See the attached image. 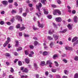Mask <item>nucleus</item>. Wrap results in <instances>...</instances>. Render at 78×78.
Masks as SVG:
<instances>
[{"label": "nucleus", "mask_w": 78, "mask_h": 78, "mask_svg": "<svg viewBox=\"0 0 78 78\" xmlns=\"http://www.w3.org/2000/svg\"><path fill=\"white\" fill-rule=\"evenodd\" d=\"M18 64L19 66H21L22 65V62L20 61H19L18 62Z\"/></svg>", "instance_id": "7c9ffc66"}, {"label": "nucleus", "mask_w": 78, "mask_h": 78, "mask_svg": "<svg viewBox=\"0 0 78 78\" xmlns=\"http://www.w3.org/2000/svg\"><path fill=\"white\" fill-rule=\"evenodd\" d=\"M58 4H61V1L60 0H58L57 1Z\"/></svg>", "instance_id": "8fccbe9b"}, {"label": "nucleus", "mask_w": 78, "mask_h": 78, "mask_svg": "<svg viewBox=\"0 0 78 78\" xmlns=\"http://www.w3.org/2000/svg\"><path fill=\"white\" fill-rule=\"evenodd\" d=\"M64 72L66 75H67L68 74V73H69V71L66 70H64Z\"/></svg>", "instance_id": "e433bc0d"}, {"label": "nucleus", "mask_w": 78, "mask_h": 78, "mask_svg": "<svg viewBox=\"0 0 78 78\" xmlns=\"http://www.w3.org/2000/svg\"><path fill=\"white\" fill-rule=\"evenodd\" d=\"M16 43H15V47H18V46L19 45V41H15Z\"/></svg>", "instance_id": "a211bd4d"}, {"label": "nucleus", "mask_w": 78, "mask_h": 78, "mask_svg": "<svg viewBox=\"0 0 78 78\" xmlns=\"http://www.w3.org/2000/svg\"><path fill=\"white\" fill-rule=\"evenodd\" d=\"M10 72L11 73H13L14 72V69L12 67L10 68Z\"/></svg>", "instance_id": "37998d69"}, {"label": "nucleus", "mask_w": 78, "mask_h": 78, "mask_svg": "<svg viewBox=\"0 0 78 78\" xmlns=\"http://www.w3.org/2000/svg\"><path fill=\"white\" fill-rule=\"evenodd\" d=\"M53 25L54 26V27H55V28H57V25H56V24H55V23H53Z\"/></svg>", "instance_id": "5fc2aeb1"}, {"label": "nucleus", "mask_w": 78, "mask_h": 78, "mask_svg": "<svg viewBox=\"0 0 78 78\" xmlns=\"http://www.w3.org/2000/svg\"><path fill=\"white\" fill-rule=\"evenodd\" d=\"M28 77V76L27 75H26V76H24V75H21V78H27Z\"/></svg>", "instance_id": "b1692460"}, {"label": "nucleus", "mask_w": 78, "mask_h": 78, "mask_svg": "<svg viewBox=\"0 0 78 78\" xmlns=\"http://www.w3.org/2000/svg\"><path fill=\"white\" fill-rule=\"evenodd\" d=\"M47 17L49 19H51L52 18V16L51 15H49Z\"/></svg>", "instance_id": "4c0bfd02"}, {"label": "nucleus", "mask_w": 78, "mask_h": 78, "mask_svg": "<svg viewBox=\"0 0 78 78\" xmlns=\"http://www.w3.org/2000/svg\"><path fill=\"white\" fill-rule=\"evenodd\" d=\"M25 62L27 63V64H29L30 62V59L27 58H26L25 60Z\"/></svg>", "instance_id": "9d476101"}, {"label": "nucleus", "mask_w": 78, "mask_h": 78, "mask_svg": "<svg viewBox=\"0 0 78 78\" xmlns=\"http://www.w3.org/2000/svg\"><path fill=\"white\" fill-rule=\"evenodd\" d=\"M54 32V31L53 30L51 29L49 31L48 33L49 34H53V33Z\"/></svg>", "instance_id": "2eb2a0df"}, {"label": "nucleus", "mask_w": 78, "mask_h": 78, "mask_svg": "<svg viewBox=\"0 0 78 78\" xmlns=\"http://www.w3.org/2000/svg\"><path fill=\"white\" fill-rule=\"evenodd\" d=\"M14 28V27L13 26H10L9 27V30H12V29H13Z\"/></svg>", "instance_id": "680f3d73"}, {"label": "nucleus", "mask_w": 78, "mask_h": 78, "mask_svg": "<svg viewBox=\"0 0 78 78\" xmlns=\"http://www.w3.org/2000/svg\"><path fill=\"white\" fill-rule=\"evenodd\" d=\"M19 61L18 59H16L15 61H14V63H16L17 61Z\"/></svg>", "instance_id": "052dcab7"}, {"label": "nucleus", "mask_w": 78, "mask_h": 78, "mask_svg": "<svg viewBox=\"0 0 78 78\" xmlns=\"http://www.w3.org/2000/svg\"><path fill=\"white\" fill-rule=\"evenodd\" d=\"M5 23V22L3 21H1L0 22V24L1 25H3Z\"/></svg>", "instance_id": "864d4df0"}, {"label": "nucleus", "mask_w": 78, "mask_h": 78, "mask_svg": "<svg viewBox=\"0 0 78 78\" xmlns=\"http://www.w3.org/2000/svg\"><path fill=\"white\" fill-rule=\"evenodd\" d=\"M48 39H49V40H50V41H52V40L53 39L52 37H51L50 36H48Z\"/></svg>", "instance_id": "cd10ccee"}, {"label": "nucleus", "mask_w": 78, "mask_h": 78, "mask_svg": "<svg viewBox=\"0 0 78 78\" xmlns=\"http://www.w3.org/2000/svg\"><path fill=\"white\" fill-rule=\"evenodd\" d=\"M34 66L35 69H37L38 67H37V65L36 63H34Z\"/></svg>", "instance_id": "473e14b6"}, {"label": "nucleus", "mask_w": 78, "mask_h": 78, "mask_svg": "<svg viewBox=\"0 0 78 78\" xmlns=\"http://www.w3.org/2000/svg\"><path fill=\"white\" fill-rule=\"evenodd\" d=\"M7 44V43H6V42L3 45V47H6V45H7V44Z\"/></svg>", "instance_id": "13d9d810"}, {"label": "nucleus", "mask_w": 78, "mask_h": 78, "mask_svg": "<svg viewBox=\"0 0 78 78\" xmlns=\"http://www.w3.org/2000/svg\"><path fill=\"white\" fill-rule=\"evenodd\" d=\"M45 62L44 61L41 62V63L40 65L42 66H45Z\"/></svg>", "instance_id": "6ab92c4d"}, {"label": "nucleus", "mask_w": 78, "mask_h": 78, "mask_svg": "<svg viewBox=\"0 0 78 78\" xmlns=\"http://www.w3.org/2000/svg\"><path fill=\"white\" fill-rule=\"evenodd\" d=\"M51 6L53 8H56V5H52Z\"/></svg>", "instance_id": "338daca9"}, {"label": "nucleus", "mask_w": 78, "mask_h": 78, "mask_svg": "<svg viewBox=\"0 0 78 78\" xmlns=\"http://www.w3.org/2000/svg\"><path fill=\"white\" fill-rule=\"evenodd\" d=\"M2 2L3 4L4 5H7L8 4V2H7V1H4Z\"/></svg>", "instance_id": "9b49d317"}, {"label": "nucleus", "mask_w": 78, "mask_h": 78, "mask_svg": "<svg viewBox=\"0 0 78 78\" xmlns=\"http://www.w3.org/2000/svg\"><path fill=\"white\" fill-rule=\"evenodd\" d=\"M15 19H17L19 22H22V19L21 16H15Z\"/></svg>", "instance_id": "7ed1b4c3"}, {"label": "nucleus", "mask_w": 78, "mask_h": 78, "mask_svg": "<svg viewBox=\"0 0 78 78\" xmlns=\"http://www.w3.org/2000/svg\"><path fill=\"white\" fill-rule=\"evenodd\" d=\"M24 29H25V27H22L20 28V31H22V30H23Z\"/></svg>", "instance_id": "c85d7f7f"}, {"label": "nucleus", "mask_w": 78, "mask_h": 78, "mask_svg": "<svg viewBox=\"0 0 78 78\" xmlns=\"http://www.w3.org/2000/svg\"><path fill=\"white\" fill-rule=\"evenodd\" d=\"M74 78H78V73H76L75 74Z\"/></svg>", "instance_id": "2f4dec72"}, {"label": "nucleus", "mask_w": 78, "mask_h": 78, "mask_svg": "<svg viewBox=\"0 0 78 78\" xmlns=\"http://www.w3.org/2000/svg\"><path fill=\"white\" fill-rule=\"evenodd\" d=\"M22 48L21 47H20L19 48H17V51H20V50H22Z\"/></svg>", "instance_id": "c03bdc74"}, {"label": "nucleus", "mask_w": 78, "mask_h": 78, "mask_svg": "<svg viewBox=\"0 0 78 78\" xmlns=\"http://www.w3.org/2000/svg\"><path fill=\"white\" fill-rule=\"evenodd\" d=\"M43 55L44 56H46V55H48V52H47V51L43 52Z\"/></svg>", "instance_id": "aec40b11"}, {"label": "nucleus", "mask_w": 78, "mask_h": 78, "mask_svg": "<svg viewBox=\"0 0 78 78\" xmlns=\"http://www.w3.org/2000/svg\"><path fill=\"white\" fill-rule=\"evenodd\" d=\"M72 25L70 24H68V27L69 28V30H70L72 29Z\"/></svg>", "instance_id": "f8f14e48"}, {"label": "nucleus", "mask_w": 78, "mask_h": 78, "mask_svg": "<svg viewBox=\"0 0 78 78\" xmlns=\"http://www.w3.org/2000/svg\"><path fill=\"white\" fill-rule=\"evenodd\" d=\"M62 61L65 63H67V61L65 59H64Z\"/></svg>", "instance_id": "3c124183"}, {"label": "nucleus", "mask_w": 78, "mask_h": 78, "mask_svg": "<svg viewBox=\"0 0 78 78\" xmlns=\"http://www.w3.org/2000/svg\"><path fill=\"white\" fill-rule=\"evenodd\" d=\"M57 13L58 14V15H61V11L58 9H55L53 11V14L54 15H57Z\"/></svg>", "instance_id": "f257e3e1"}, {"label": "nucleus", "mask_w": 78, "mask_h": 78, "mask_svg": "<svg viewBox=\"0 0 78 78\" xmlns=\"http://www.w3.org/2000/svg\"><path fill=\"white\" fill-rule=\"evenodd\" d=\"M7 41H6V44H8L9 42H10V38L8 37L7 38Z\"/></svg>", "instance_id": "4be33fe9"}, {"label": "nucleus", "mask_w": 78, "mask_h": 78, "mask_svg": "<svg viewBox=\"0 0 78 78\" xmlns=\"http://www.w3.org/2000/svg\"><path fill=\"white\" fill-rule=\"evenodd\" d=\"M26 55H28L29 54V51L26 50L24 51Z\"/></svg>", "instance_id": "5701e85b"}, {"label": "nucleus", "mask_w": 78, "mask_h": 78, "mask_svg": "<svg viewBox=\"0 0 78 78\" xmlns=\"http://www.w3.org/2000/svg\"><path fill=\"white\" fill-rule=\"evenodd\" d=\"M53 37H54L55 41H56L57 39H58V36L54 34L53 35Z\"/></svg>", "instance_id": "0eeeda50"}, {"label": "nucleus", "mask_w": 78, "mask_h": 78, "mask_svg": "<svg viewBox=\"0 0 78 78\" xmlns=\"http://www.w3.org/2000/svg\"><path fill=\"white\" fill-rule=\"evenodd\" d=\"M58 55H55L53 56V58L54 59H55L56 58H58Z\"/></svg>", "instance_id": "393cba45"}, {"label": "nucleus", "mask_w": 78, "mask_h": 78, "mask_svg": "<svg viewBox=\"0 0 78 78\" xmlns=\"http://www.w3.org/2000/svg\"><path fill=\"white\" fill-rule=\"evenodd\" d=\"M5 56H7V57H9L10 56V54L9 53H6L5 54Z\"/></svg>", "instance_id": "bb28decb"}, {"label": "nucleus", "mask_w": 78, "mask_h": 78, "mask_svg": "<svg viewBox=\"0 0 78 78\" xmlns=\"http://www.w3.org/2000/svg\"><path fill=\"white\" fill-rule=\"evenodd\" d=\"M36 14L38 16V17H39V16H41V13L39 12L38 13H36Z\"/></svg>", "instance_id": "ea45409f"}, {"label": "nucleus", "mask_w": 78, "mask_h": 78, "mask_svg": "<svg viewBox=\"0 0 78 78\" xmlns=\"http://www.w3.org/2000/svg\"><path fill=\"white\" fill-rule=\"evenodd\" d=\"M23 72H25L26 73H28V70L27 68H25V69L23 70Z\"/></svg>", "instance_id": "dca6fc26"}, {"label": "nucleus", "mask_w": 78, "mask_h": 78, "mask_svg": "<svg viewBox=\"0 0 78 78\" xmlns=\"http://www.w3.org/2000/svg\"><path fill=\"white\" fill-rule=\"evenodd\" d=\"M20 27V25L19 24H18L16 26V28H19Z\"/></svg>", "instance_id": "49530a36"}, {"label": "nucleus", "mask_w": 78, "mask_h": 78, "mask_svg": "<svg viewBox=\"0 0 78 78\" xmlns=\"http://www.w3.org/2000/svg\"><path fill=\"white\" fill-rule=\"evenodd\" d=\"M57 70L56 69H51V71L52 72L55 73L56 72Z\"/></svg>", "instance_id": "f704fd0d"}, {"label": "nucleus", "mask_w": 78, "mask_h": 78, "mask_svg": "<svg viewBox=\"0 0 78 78\" xmlns=\"http://www.w3.org/2000/svg\"><path fill=\"white\" fill-rule=\"evenodd\" d=\"M9 78H14V77H13V76L11 75H10L9 76Z\"/></svg>", "instance_id": "774afa93"}, {"label": "nucleus", "mask_w": 78, "mask_h": 78, "mask_svg": "<svg viewBox=\"0 0 78 78\" xmlns=\"http://www.w3.org/2000/svg\"><path fill=\"white\" fill-rule=\"evenodd\" d=\"M27 14V13H24L23 14V16L24 17H26Z\"/></svg>", "instance_id": "bf43d9fd"}, {"label": "nucleus", "mask_w": 78, "mask_h": 78, "mask_svg": "<svg viewBox=\"0 0 78 78\" xmlns=\"http://www.w3.org/2000/svg\"><path fill=\"white\" fill-rule=\"evenodd\" d=\"M16 10H12V14H16Z\"/></svg>", "instance_id": "58836bf2"}, {"label": "nucleus", "mask_w": 78, "mask_h": 78, "mask_svg": "<svg viewBox=\"0 0 78 78\" xmlns=\"http://www.w3.org/2000/svg\"><path fill=\"white\" fill-rule=\"evenodd\" d=\"M55 20L56 21L59 22H61L62 20L61 19V18L60 17H57L55 19Z\"/></svg>", "instance_id": "39448f33"}, {"label": "nucleus", "mask_w": 78, "mask_h": 78, "mask_svg": "<svg viewBox=\"0 0 78 78\" xmlns=\"http://www.w3.org/2000/svg\"><path fill=\"white\" fill-rule=\"evenodd\" d=\"M10 21L12 23H13V22H14V17H13V18Z\"/></svg>", "instance_id": "09e8293b"}, {"label": "nucleus", "mask_w": 78, "mask_h": 78, "mask_svg": "<svg viewBox=\"0 0 78 78\" xmlns=\"http://www.w3.org/2000/svg\"><path fill=\"white\" fill-rule=\"evenodd\" d=\"M36 6L37 8V9H38V12H40L41 10H40V8L42 7V4L40 3L38 4L37 5H36Z\"/></svg>", "instance_id": "f03ea898"}, {"label": "nucleus", "mask_w": 78, "mask_h": 78, "mask_svg": "<svg viewBox=\"0 0 78 78\" xmlns=\"http://www.w3.org/2000/svg\"><path fill=\"white\" fill-rule=\"evenodd\" d=\"M37 44H38L37 41H35L34 42V45L35 46H36V45H37Z\"/></svg>", "instance_id": "79ce46f5"}, {"label": "nucleus", "mask_w": 78, "mask_h": 78, "mask_svg": "<svg viewBox=\"0 0 78 78\" xmlns=\"http://www.w3.org/2000/svg\"><path fill=\"white\" fill-rule=\"evenodd\" d=\"M38 26L39 27V28H43L44 27V25L43 24H41L39 21H38Z\"/></svg>", "instance_id": "20e7f679"}, {"label": "nucleus", "mask_w": 78, "mask_h": 78, "mask_svg": "<svg viewBox=\"0 0 78 78\" xmlns=\"http://www.w3.org/2000/svg\"><path fill=\"white\" fill-rule=\"evenodd\" d=\"M73 20H74V22H75V23H76V22H78V18L77 17V16H75L74 17Z\"/></svg>", "instance_id": "423d86ee"}, {"label": "nucleus", "mask_w": 78, "mask_h": 78, "mask_svg": "<svg viewBox=\"0 0 78 78\" xmlns=\"http://www.w3.org/2000/svg\"><path fill=\"white\" fill-rule=\"evenodd\" d=\"M43 45L44 48H48V47H47V46L46 45V44L44 43L43 44Z\"/></svg>", "instance_id": "c9c22d12"}, {"label": "nucleus", "mask_w": 78, "mask_h": 78, "mask_svg": "<svg viewBox=\"0 0 78 78\" xmlns=\"http://www.w3.org/2000/svg\"><path fill=\"white\" fill-rule=\"evenodd\" d=\"M78 39V38L76 37H74L73 39L72 40V42H74L75 41H76Z\"/></svg>", "instance_id": "4468645a"}, {"label": "nucleus", "mask_w": 78, "mask_h": 78, "mask_svg": "<svg viewBox=\"0 0 78 78\" xmlns=\"http://www.w3.org/2000/svg\"><path fill=\"white\" fill-rule=\"evenodd\" d=\"M8 2L10 3H12L13 2V0H9Z\"/></svg>", "instance_id": "e2e57ef3"}, {"label": "nucleus", "mask_w": 78, "mask_h": 78, "mask_svg": "<svg viewBox=\"0 0 78 78\" xmlns=\"http://www.w3.org/2000/svg\"><path fill=\"white\" fill-rule=\"evenodd\" d=\"M74 60L75 61H78V57L77 56H76L74 58Z\"/></svg>", "instance_id": "de8ad7c7"}, {"label": "nucleus", "mask_w": 78, "mask_h": 78, "mask_svg": "<svg viewBox=\"0 0 78 78\" xmlns=\"http://www.w3.org/2000/svg\"><path fill=\"white\" fill-rule=\"evenodd\" d=\"M35 77L36 78H39V74H36Z\"/></svg>", "instance_id": "0e129e2a"}, {"label": "nucleus", "mask_w": 78, "mask_h": 78, "mask_svg": "<svg viewBox=\"0 0 78 78\" xmlns=\"http://www.w3.org/2000/svg\"><path fill=\"white\" fill-rule=\"evenodd\" d=\"M46 64H52V63L51 62V61L50 60H48L47 61Z\"/></svg>", "instance_id": "412c9836"}, {"label": "nucleus", "mask_w": 78, "mask_h": 78, "mask_svg": "<svg viewBox=\"0 0 78 78\" xmlns=\"http://www.w3.org/2000/svg\"><path fill=\"white\" fill-rule=\"evenodd\" d=\"M66 50H72V48L69 47H65Z\"/></svg>", "instance_id": "6e6552de"}, {"label": "nucleus", "mask_w": 78, "mask_h": 78, "mask_svg": "<svg viewBox=\"0 0 78 78\" xmlns=\"http://www.w3.org/2000/svg\"><path fill=\"white\" fill-rule=\"evenodd\" d=\"M54 63L55 64V66H56V67H58V66H59V64L58 63V62L55 61L54 62Z\"/></svg>", "instance_id": "c756f323"}, {"label": "nucleus", "mask_w": 78, "mask_h": 78, "mask_svg": "<svg viewBox=\"0 0 78 78\" xmlns=\"http://www.w3.org/2000/svg\"><path fill=\"white\" fill-rule=\"evenodd\" d=\"M33 29L34 30H38L37 28H36L34 26L33 27Z\"/></svg>", "instance_id": "603ef678"}, {"label": "nucleus", "mask_w": 78, "mask_h": 78, "mask_svg": "<svg viewBox=\"0 0 78 78\" xmlns=\"http://www.w3.org/2000/svg\"><path fill=\"white\" fill-rule=\"evenodd\" d=\"M41 2L43 5H45L47 3V1L46 0H41Z\"/></svg>", "instance_id": "1a4fd4ad"}, {"label": "nucleus", "mask_w": 78, "mask_h": 78, "mask_svg": "<svg viewBox=\"0 0 78 78\" xmlns=\"http://www.w3.org/2000/svg\"><path fill=\"white\" fill-rule=\"evenodd\" d=\"M20 9V13L21 14L22 12V8H21L19 9Z\"/></svg>", "instance_id": "6e6d98bb"}, {"label": "nucleus", "mask_w": 78, "mask_h": 78, "mask_svg": "<svg viewBox=\"0 0 78 78\" xmlns=\"http://www.w3.org/2000/svg\"><path fill=\"white\" fill-rule=\"evenodd\" d=\"M29 47L30 49H33V48H34V46L33 45H30Z\"/></svg>", "instance_id": "a19ab883"}, {"label": "nucleus", "mask_w": 78, "mask_h": 78, "mask_svg": "<svg viewBox=\"0 0 78 78\" xmlns=\"http://www.w3.org/2000/svg\"><path fill=\"white\" fill-rule=\"evenodd\" d=\"M23 35L24 37H29V35L26 34L25 33L23 34Z\"/></svg>", "instance_id": "a18cd8bd"}, {"label": "nucleus", "mask_w": 78, "mask_h": 78, "mask_svg": "<svg viewBox=\"0 0 78 78\" xmlns=\"http://www.w3.org/2000/svg\"><path fill=\"white\" fill-rule=\"evenodd\" d=\"M76 12V11L75 10H73L72 11V14H75Z\"/></svg>", "instance_id": "69168bd1"}, {"label": "nucleus", "mask_w": 78, "mask_h": 78, "mask_svg": "<svg viewBox=\"0 0 78 78\" xmlns=\"http://www.w3.org/2000/svg\"><path fill=\"white\" fill-rule=\"evenodd\" d=\"M44 13L45 14H48V12L47 9H44Z\"/></svg>", "instance_id": "ddd939ff"}, {"label": "nucleus", "mask_w": 78, "mask_h": 78, "mask_svg": "<svg viewBox=\"0 0 78 78\" xmlns=\"http://www.w3.org/2000/svg\"><path fill=\"white\" fill-rule=\"evenodd\" d=\"M53 42L52 41H51V43L49 44V46L51 48H52V46L53 45Z\"/></svg>", "instance_id": "f3484780"}, {"label": "nucleus", "mask_w": 78, "mask_h": 78, "mask_svg": "<svg viewBox=\"0 0 78 78\" xmlns=\"http://www.w3.org/2000/svg\"><path fill=\"white\" fill-rule=\"evenodd\" d=\"M48 71H46L45 72V75L46 76H48Z\"/></svg>", "instance_id": "4d7b16f0"}, {"label": "nucleus", "mask_w": 78, "mask_h": 78, "mask_svg": "<svg viewBox=\"0 0 78 78\" xmlns=\"http://www.w3.org/2000/svg\"><path fill=\"white\" fill-rule=\"evenodd\" d=\"M66 31H67V30L66 29H65L64 30L60 31L59 32L60 33H66Z\"/></svg>", "instance_id": "a878e982"}, {"label": "nucleus", "mask_w": 78, "mask_h": 78, "mask_svg": "<svg viewBox=\"0 0 78 78\" xmlns=\"http://www.w3.org/2000/svg\"><path fill=\"white\" fill-rule=\"evenodd\" d=\"M15 56H18V53L16 52H12Z\"/></svg>", "instance_id": "72a5a7b5"}]
</instances>
